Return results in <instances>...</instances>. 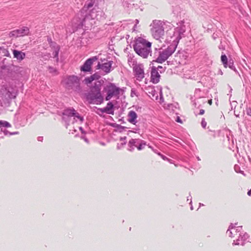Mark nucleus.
<instances>
[{"label":"nucleus","instance_id":"32","mask_svg":"<svg viewBox=\"0 0 251 251\" xmlns=\"http://www.w3.org/2000/svg\"><path fill=\"white\" fill-rule=\"evenodd\" d=\"M84 140H85V141L86 142H87V143H88V140H87V139H84Z\"/></svg>","mask_w":251,"mask_h":251},{"label":"nucleus","instance_id":"27","mask_svg":"<svg viewBox=\"0 0 251 251\" xmlns=\"http://www.w3.org/2000/svg\"><path fill=\"white\" fill-rule=\"evenodd\" d=\"M176 121L178 123H182V122L181 121V120L180 119V118L179 117H177V119L176 120Z\"/></svg>","mask_w":251,"mask_h":251},{"label":"nucleus","instance_id":"3","mask_svg":"<svg viewBox=\"0 0 251 251\" xmlns=\"http://www.w3.org/2000/svg\"><path fill=\"white\" fill-rule=\"evenodd\" d=\"M121 91L120 88L110 82L104 87L102 92L106 94L105 100H109L113 97L118 98Z\"/></svg>","mask_w":251,"mask_h":251},{"label":"nucleus","instance_id":"2","mask_svg":"<svg viewBox=\"0 0 251 251\" xmlns=\"http://www.w3.org/2000/svg\"><path fill=\"white\" fill-rule=\"evenodd\" d=\"M171 28V25H167V22L157 21L153 23L152 32L154 36L158 39L164 35L165 29H166L167 32L169 29Z\"/></svg>","mask_w":251,"mask_h":251},{"label":"nucleus","instance_id":"18","mask_svg":"<svg viewBox=\"0 0 251 251\" xmlns=\"http://www.w3.org/2000/svg\"><path fill=\"white\" fill-rule=\"evenodd\" d=\"M0 125L6 127H10L11 126V125L8 122L4 121H0Z\"/></svg>","mask_w":251,"mask_h":251},{"label":"nucleus","instance_id":"17","mask_svg":"<svg viewBox=\"0 0 251 251\" xmlns=\"http://www.w3.org/2000/svg\"><path fill=\"white\" fill-rule=\"evenodd\" d=\"M9 36L10 37H14V38L19 37L18 33L17 31V30H14L11 31L9 34Z\"/></svg>","mask_w":251,"mask_h":251},{"label":"nucleus","instance_id":"15","mask_svg":"<svg viewBox=\"0 0 251 251\" xmlns=\"http://www.w3.org/2000/svg\"><path fill=\"white\" fill-rule=\"evenodd\" d=\"M16 30L18 33L19 37L27 35L29 33V29L27 27H23Z\"/></svg>","mask_w":251,"mask_h":251},{"label":"nucleus","instance_id":"26","mask_svg":"<svg viewBox=\"0 0 251 251\" xmlns=\"http://www.w3.org/2000/svg\"><path fill=\"white\" fill-rule=\"evenodd\" d=\"M208 103L210 105H211L212 104V99H210V100H208Z\"/></svg>","mask_w":251,"mask_h":251},{"label":"nucleus","instance_id":"5","mask_svg":"<svg viewBox=\"0 0 251 251\" xmlns=\"http://www.w3.org/2000/svg\"><path fill=\"white\" fill-rule=\"evenodd\" d=\"M175 50V48L171 46L168 47L166 49L159 52V55L155 61L159 63H162L174 52Z\"/></svg>","mask_w":251,"mask_h":251},{"label":"nucleus","instance_id":"31","mask_svg":"<svg viewBox=\"0 0 251 251\" xmlns=\"http://www.w3.org/2000/svg\"><path fill=\"white\" fill-rule=\"evenodd\" d=\"M141 147H142V145H140L139 146V147L138 148V150H141Z\"/></svg>","mask_w":251,"mask_h":251},{"label":"nucleus","instance_id":"9","mask_svg":"<svg viewBox=\"0 0 251 251\" xmlns=\"http://www.w3.org/2000/svg\"><path fill=\"white\" fill-rule=\"evenodd\" d=\"M112 64V61H107L105 63L100 64V62L98 63L96 67L97 69H101L105 74L110 73Z\"/></svg>","mask_w":251,"mask_h":251},{"label":"nucleus","instance_id":"10","mask_svg":"<svg viewBox=\"0 0 251 251\" xmlns=\"http://www.w3.org/2000/svg\"><path fill=\"white\" fill-rule=\"evenodd\" d=\"M160 78V75H159L157 68L155 67H153L151 71V81L154 84L157 83Z\"/></svg>","mask_w":251,"mask_h":251},{"label":"nucleus","instance_id":"24","mask_svg":"<svg viewBox=\"0 0 251 251\" xmlns=\"http://www.w3.org/2000/svg\"><path fill=\"white\" fill-rule=\"evenodd\" d=\"M204 112H205L204 110L201 109L200 111L199 114L201 115H202L204 114Z\"/></svg>","mask_w":251,"mask_h":251},{"label":"nucleus","instance_id":"14","mask_svg":"<svg viewBox=\"0 0 251 251\" xmlns=\"http://www.w3.org/2000/svg\"><path fill=\"white\" fill-rule=\"evenodd\" d=\"M13 53L14 58H16L19 61L23 60L25 56V53L16 50H13Z\"/></svg>","mask_w":251,"mask_h":251},{"label":"nucleus","instance_id":"7","mask_svg":"<svg viewBox=\"0 0 251 251\" xmlns=\"http://www.w3.org/2000/svg\"><path fill=\"white\" fill-rule=\"evenodd\" d=\"M65 83L68 87H77L79 85V79L76 76L71 75L67 77L65 80Z\"/></svg>","mask_w":251,"mask_h":251},{"label":"nucleus","instance_id":"12","mask_svg":"<svg viewBox=\"0 0 251 251\" xmlns=\"http://www.w3.org/2000/svg\"><path fill=\"white\" fill-rule=\"evenodd\" d=\"M100 111L103 113H106L109 114L113 115L114 105L111 102H109L104 108L100 109Z\"/></svg>","mask_w":251,"mask_h":251},{"label":"nucleus","instance_id":"23","mask_svg":"<svg viewBox=\"0 0 251 251\" xmlns=\"http://www.w3.org/2000/svg\"><path fill=\"white\" fill-rule=\"evenodd\" d=\"M201 125L203 127H205L206 125V123L203 120L201 122Z\"/></svg>","mask_w":251,"mask_h":251},{"label":"nucleus","instance_id":"29","mask_svg":"<svg viewBox=\"0 0 251 251\" xmlns=\"http://www.w3.org/2000/svg\"><path fill=\"white\" fill-rule=\"evenodd\" d=\"M18 132H14V133H11L10 134L11 135H13V134H18Z\"/></svg>","mask_w":251,"mask_h":251},{"label":"nucleus","instance_id":"20","mask_svg":"<svg viewBox=\"0 0 251 251\" xmlns=\"http://www.w3.org/2000/svg\"><path fill=\"white\" fill-rule=\"evenodd\" d=\"M93 6V3L92 2H90L89 3H88L87 4V6H86V5L84 6V7L81 10V12L86 10L92 7Z\"/></svg>","mask_w":251,"mask_h":251},{"label":"nucleus","instance_id":"25","mask_svg":"<svg viewBox=\"0 0 251 251\" xmlns=\"http://www.w3.org/2000/svg\"><path fill=\"white\" fill-rule=\"evenodd\" d=\"M247 114L251 116V109H249L247 110Z\"/></svg>","mask_w":251,"mask_h":251},{"label":"nucleus","instance_id":"13","mask_svg":"<svg viewBox=\"0 0 251 251\" xmlns=\"http://www.w3.org/2000/svg\"><path fill=\"white\" fill-rule=\"evenodd\" d=\"M128 119L127 121L133 125H135L137 123V115L136 112L134 111H130L127 115Z\"/></svg>","mask_w":251,"mask_h":251},{"label":"nucleus","instance_id":"28","mask_svg":"<svg viewBox=\"0 0 251 251\" xmlns=\"http://www.w3.org/2000/svg\"><path fill=\"white\" fill-rule=\"evenodd\" d=\"M248 195L249 196H251V189L249 191H248Z\"/></svg>","mask_w":251,"mask_h":251},{"label":"nucleus","instance_id":"1","mask_svg":"<svg viewBox=\"0 0 251 251\" xmlns=\"http://www.w3.org/2000/svg\"><path fill=\"white\" fill-rule=\"evenodd\" d=\"M151 43L145 39L138 38L135 41L133 48L137 54L144 58H147L151 52Z\"/></svg>","mask_w":251,"mask_h":251},{"label":"nucleus","instance_id":"19","mask_svg":"<svg viewBox=\"0 0 251 251\" xmlns=\"http://www.w3.org/2000/svg\"><path fill=\"white\" fill-rule=\"evenodd\" d=\"M93 81V80L91 76L86 77L84 80L85 83L87 85L90 84Z\"/></svg>","mask_w":251,"mask_h":251},{"label":"nucleus","instance_id":"11","mask_svg":"<svg viewBox=\"0 0 251 251\" xmlns=\"http://www.w3.org/2000/svg\"><path fill=\"white\" fill-rule=\"evenodd\" d=\"M63 114L68 116H75L77 117L78 119H79L81 122H82L83 120V118L80 117L78 113L76 112V111L74 109H66L64 110Z\"/></svg>","mask_w":251,"mask_h":251},{"label":"nucleus","instance_id":"34","mask_svg":"<svg viewBox=\"0 0 251 251\" xmlns=\"http://www.w3.org/2000/svg\"><path fill=\"white\" fill-rule=\"evenodd\" d=\"M2 50V49L1 48H0V50Z\"/></svg>","mask_w":251,"mask_h":251},{"label":"nucleus","instance_id":"21","mask_svg":"<svg viewBox=\"0 0 251 251\" xmlns=\"http://www.w3.org/2000/svg\"><path fill=\"white\" fill-rule=\"evenodd\" d=\"M91 76L93 78V81L98 80L100 77V75L98 73H95Z\"/></svg>","mask_w":251,"mask_h":251},{"label":"nucleus","instance_id":"6","mask_svg":"<svg viewBox=\"0 0 251 251\" xmlns=\"http://www.w3.org/2000/svg\"><path fill=\"white\" fill-rule=\"evenodd\" d=\"M133 72L137 80L141 81L144 78L145 73L142 65H135L133 68Z\"/></svg>","mask_w":251,"mask_h":251},{"label":"nucleus","instance_id":"4","mask_svg":"<svg viewBox=\"0 0 251 251\" xmlns=\"http://www.w3.org/2000/svg\"><path fill=\"white\" fill-rule=\"evenodd\" d=\"M87 99L90 103L100 104L103 101V98L99 87L93 88L87 96Z\"/></svg>","mask_w":251,"mask_h":251},{"label":"nucleus","instance_id":"16","mask_svg":"<svg viewBox=\"0 0 251 251\" xmlns=\"http://www.w3.org/2000/svg\"><path fill=\"white\" fill-rule=\"evenodd\" d=\"M221 61L222 62L224 67L227 68V58L225 54L222 55L221 56Z\"/></svg>","mask_w":251,"mask_h":251},{"label":"nucleus","instance_id":"8","mask_svg":"<svg viewBox=\"0 0 251 251\" xmlns=\"http://www.w3.org/2000/svg\"><path fill=\"white\" fill-rule=\"evenodd\" d=\"M98 58L96 56H94L91 58L88 59L84 63V64L80 67L81 71L83 72H90L92 69V65L93 63L96 61Z\"/></svg>","mask_w":251,"mask_h":251},{"label":"nucleus","instance_id":"33","mask_svg":"<svg viewBox=\"0 0 251 251\" xmlns=\"http://www.w3.org/2000/svg\"><path fill=\"white\" fill-rule=\"evenodd\" d=\"M57 55H58V53L57 52H55V56H57Z\"/></svg>","mask_w":251,"mask_h":251},{"label":"nucleus","instance_id":"22","mask_svg":"<svg viewBox=\"0 0 251 251\" xmlns=\"http://www.w3.org/2000/svg\"><path fill=\"white\" fill-rule=\"evenodd\" d=\"M3 51H3V52L5 53L4 55L6 56L7 57H9L10 55V54L8 52V51L7 50H5V49H3Z\"/></svg>","mask_w":251,"mask_h":251},{"label":"nucleus","instance_id":"30","mask_svg":"<svg viewBox=\"0 0 251 251\" xmlns=\"http://www.w3.org/2000/svg\"><path fill=\"white\" fill-rule=\"evenodd\" d=\"M162 69V67L161 66H158L157 67V69Z\"/></svg>","mask_w":251,"mask_h":251}]
</instances>
